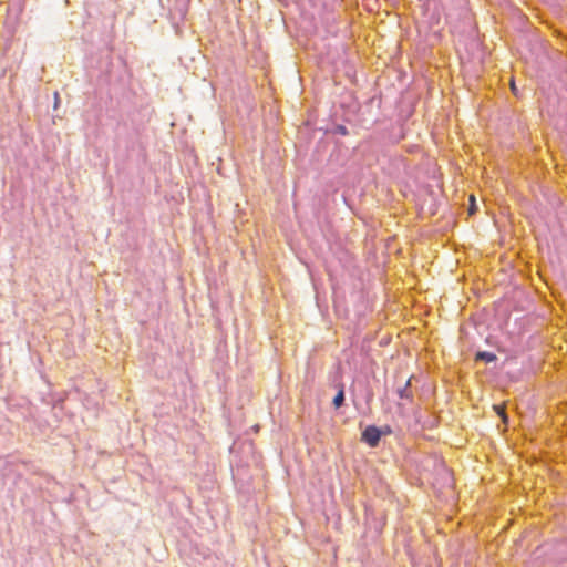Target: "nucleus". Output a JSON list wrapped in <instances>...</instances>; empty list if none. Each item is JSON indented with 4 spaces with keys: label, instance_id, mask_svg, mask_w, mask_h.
<instances>
[{
    "label": "nucleus",
    "instance_id": "nucleus-4",
    "mask_svg": "<svg viewBox=\"0 0 567 567\" xmlns=\"http://www.w3.org/2000/svg\"><path fill=\"white\" fill-rule=\"evenodd\" d=\"M409 386H410V380H406L404 386L402 389L398 390V394H399L400 398H402V399H409L410 398Z\"/></svg>",
    "mask_w": 567,
    "mask_h": 567
},
{
    "label": "nucleus",
    "instance_id": "nucleus-5",
    "mask_svg": "<svg viewBox=\"0 0 567 567\" xmlns=\"http://www.w3.org/2000/svg\"><path fill=\"white\" fill-rule=\"evenodd\" d=\"M494 410L496 411V413L503 419V422H506L507 421V416L505 414V411H504V408L499 406V405H494Z\"/></svg>",
    "mask_w": 567,
    "mask_h": 567
},
{
    "label": "nucleus",
    "instance_id": "nucleus-2",
    "mask_svg": "<svg viewBox=\"0 0 567 567\" xmlns=\"http://www.w3.org/2000/svg\"><path fill=\"white\" fill-rule=\"evenodd\" d=\"M343 401H344V391L341 388L338 391V393L336 394V396L333 398V405H334V408L336 409L340 408L343 404Z\"/></svg>",
    "mask_w": 567,
    "mask_h": 567
},
{
    "label": "nucleus",
    "instance_id": "nucleus-1",
    "mask_svg": "<svg viewBox=\"0 0 567 567\" xmlns=\"http://www.w3.org/2000/svg\"><path fill=\"white\" fill-rule=\"evenodd\" d=\"M381 437L380 430L377 426H368L362 433V440L370 446H377Z\"/></svg>",
    "mask_w": 567,
    "mask_h": 567
},
{
    "label": "nucleus",
    "instance_id": "nucleus-7",
    "mask_svg": "<svg viewBox=\"0 0 567 567\" xmlns=\"http://www.w3.org/2000/svg\"><path fill=\"white\" fill-rule=\"evenodd\" d=\"M511 90H512L514 95H517V87H516L514 81L511 82Z\"/></svg>",
    "mask_w": 567,
    "mask_h": 567
},
{
    "label": "nucleus",
    "instance_id": "nucleus-3",
    "mask_svg": "<svg viewBox=\"0 0 567 567\" xmlns=\"http://www.w3.org/2000/svg\"><path fill=\"white\" fill-rule=\"evenodd\" d=\"M476 359L484 360L486 362H492V361L496 360V355L492 352H478L476 354Z\"/></svg>",
    "mask_w": 567,
    "mask_h": 567
},
{
    "label": "nucleus",
    "instance_id": "nucleus-6",
    "mask_svg": "<svg viewBox=\"0 0 567 567\" xmlns=\"http://www.w3.org/2000/svg\"><path fill=\"white\" fill-rule=\"evenodd\" d=\"M470 202H471V206H470V209H468L470 214H474V212H475V198H474L473 195L470 197Z\"/></svg>",
    "mask_w": 567,
    "mask_h": 567
}]
</instances>
